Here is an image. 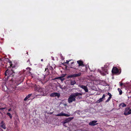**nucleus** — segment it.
<instances>
[{
	"label": "nucleus",
	"instance_id": "obj_23",
	"mask_svg": "<svg viewBox=\"0 0 131 131\" xmlns=\"http://www.w3.org/2000/svg\"><path fill=\"white\" fill-rule=\"evenodd\" d=\"M66 74H62V75H61L60 77H62L63 78V77H64L66 75Z\"/></svg>",
	"mask_w": 131,
	"mask_h": 131
},
{
	"label": "nucleus",
	"instance_id": "obj_36",
	"mask_svg": "<svg viewBox=\"0 0 131 131\" xmlns=\"http://www.w3.org/2000/svg\"><path fill=\"white\" fill-rule=\"evenodd\" d=\"M43 61V59H41V61Z\"/></svg>",
	"mask_w": 131,
	"mask_h": 131
},
{
	"label": "nucleus",
	"instance_id": "obj_24",
	"mask_svg": "<svg viewBox=\"0 0 131 131\" xmlns=\"http://www.w3.org/2000/svg\"><path fill=\"white\" fill-rule=\"evenodd\" d=\"M107 95L109 96V97H112V95L110 93L108 92L107 93Z\"/></svg>",
	"mask_w": 131,
	"mask_h": 131
},
{
	"label": "nucleus",
	"instance_id": "obj_29",
	"mask_svg": "<svg viewBox=\"0 0 131 131\" xmlns=\"http://www.w3.org/2000/svg\"><path fill=\"white\" fill-rule=\"evenodd\" d=\"M5 107H4V108H0V110H4L5 109Z\"/></svg>",
	"mask_w": 131,
	"mask_h": 131
},
{
	"label": "nucleus",
	"instance_id": "obj_31",
	"mask_svg": "<svg viewBox=\"0 0 131 131\" xmlns=\"http://www.w3.org/2000/svg\"><path fill=\"white\" fill-rule=\"evenodd\" d=\"M59 77H57L55 78L54 79H59Z\"/></svg>",
	"mask_w": 131,
	"mask_h": 131
},
{
	"label": "nucleus",
	"instance_id": "obj_3",
	"mask_svg": "<svg viewBox=\"0 0 131 131\" xmlns=\"http://www.w3.org/2000/svg\"><path fill=\"white\" fill-rule=\"evenodd\" d=\"M35 91L37 92L39 94L36 95L37 96H43L44 95V94L43 89L41 88L39 86H36L35 88Z\"/></svg>",
	"mask_w": 131,
	"mask_h": 131
},
{
	"label": "nucleus",
	"instance_id": "obj_26",
	"mask_svg": "<svg viewBox=\"0 0 131 131\" xmlns=\"http://www.w3.org/2000/svg\"><path fill=\"white\" fill-rule=\"evenodd\" d=\"M70 60H66V62H65V63H67V64H68L69 62L70 61Z\"/></svg>",
	"mask_w": 131,
	"mask_h": 131
},
{
	"label": "nucleus",
	"instance_id": "obj_1",
	"mask_svg": "<svg viewBox=\"0 0 131 131\" xmlns=\"http://www.w3.org/2000/svg\"><path fill=\"white\" fill-rule=\"evenodd\" d=\"M9 62L10 63V66L8 67L7 68V69L5 71V77H7L6 79L7 80L9 79V80L12 81L13 83H15V85L17 86L22 82L23 81H21V79L20 78L18 80H14V79L16 78L15 76L16 73L14 69L15 67L12 66L13 64L12 63V61H10Z\"/></svg>",
	"mask_w": 131,
	"mask_h": 131
},
{
	"label": "nucleus",
	"instance_id": "obj_20",
	"mask_svg": "<svg viewBox=\"0 0 131 131\" xmlns=\"http://www.w3.org/2000/svg\"><path fill=\"white\" fill-rule=\"evenodd\" d=\"M59 79L60 80L62 81H63L65 79L64 78H63L61 77H59Z\"/></svg>",
	"mask_w": 131,
	"mask_h": 131
},
{
	"label": "nucleus",
	"instance_id": "obj_10",
	"mask_svg": "<svg viewBox=\"0 0 131 131\" xmlns=\"http://www.w3.org/2000/svg\"><path fill=\"white\" fill-rule=\"evenodd\" d=\"M0 127L4 129H6V125L4 121H2L0 123Z\"/></svg>",
	"mask_w": 131,
	"mask_h": 131
},
{
	"label": "nucleus",
	"instance_id": "obj_41",
	"mask_svg": "<svg viewBox=\"0 0 131 131\" xmlns=\"http://www.w3.org/2000/svg\"><path fill=\"white\" fill-rule=\"evenodd\" d=\"M130 97H131V96H130Z\"/></svg>",
	"mask_w": 131,
	"mask_h": 131
},
{
	"label": "nucleus",
	"instance_id": "obj_22",
	"mask_svg": "<svg viewBox=\"0 0 131 131\" xmlns=\"http://www.w3.org/2000/svg\"><path fill=\"white\" fill-rule=\"evenodd\" d=\"M27 63H28V64L29 65H30V66H31L32 65L31 64L30 62V60H29V59L28 60H27Z\"/></svg>",
	"mask_w": 131,
	"mask_h": 131
},
{
	"label": "nucleus",
	"instance_id": "obj_34",
	"mask_svg": "<svg viewBox=\"0 0 131 131\" xmlns=\"http://www.w3.org/2000/svg\"><path fill=\"white\" fill-rule=\"evenodd\" d=\"M71 68H73L74 69H76V68H73L72 67H71Z\"/></svg>",
	"mask_w": 131,
	"mask_h": 131
},
{
	"label": "nucleus",
	"instance_id": "obj_40",
	"mask_svg": "<svg viewBox=\"0 0 131 131\" xmlns=\"http://www.w3.org/2000/svg\"><path fill=\"white\" fill-rule=\"evenodd\" d=\"M73 63V62H72V63H71V64H72V63Z\"/></svg>",
	"mask_w": 131,
	"mask_h": 131
},
{
	"label": "nucleus",
	"instance_id": "obj_16",
	"mask_svg": "<svg viewBox=\"0 0 131 131\" xmlns=\"http://www.w3.org/2000/svg\"><path fill=\"white\" fill-rule=\"evenodd\" d=\"M103 101V98H100L97 101V103H99L102 101Z\"/></svg>",
	"mask_w": 131,
	"mask_h": 131
},
{
	"label": "nucleus",
	"instance_id": "obj_33",
	"mask_svg": "<svg viewBox=\"0 0 131 131\" xmlns=\"http://www.w3.org/2000/svg\"><path fill=\"white\" fill-rule=\"evenodd\" d=\"M78 97L79 98V99H80L82 98V97L79 96H78Z\"/></svg>",
	"mask_w": 131,
	"mask_h": 131
},
{
	"label": "nucleus",
	"instance_id": "obj_39",
	"mask_svg": "<svg viewBox=\"0 0 131 131\" xmlns=\"http://www.w3.org/2000/svg\"><path fill=\"white\" fill-rule=\"evenodd\" d=\"M73 63V62H72V63H71V64H72V63Z\"/></svg>",
	"mask_w": 131,
	"mask_h": 131
},
{
	"label": "nucleus",
	"instance_id": "obj_15",
	"mask_svg": "<svg viewBox=\"0 0 131 131\" xmlns=\"http://www.w3.org/2000/svg\"><path fill=\"white\" fill-rule=\"evenodd\" d=\"M76 83L75 81L74 80H71L70 81V84L71 85H73L75 84Z\"/></svg>",
	"mask_w": 131,
	"mask_h": 131
},
{
	"label": "nucleus",
	"instance_id": "obj_6",
	"mask_svg": "<svg viewBox=\"0 0 131 131\" xmlns=\"http://www.w3.org/2000/svg\"><path fill=\"white\" fill-rule=\"evenodd\" d=\"M112 71V73L114 74H119L121 73V71L119 72L118 69L116 67H113Z\"/></svg>",
	"mask_w": 131,
	"mask_h": 131
},
{
	"label": "nucleus",
	"instance_id": "obj_21",
	"mask_svg": "<svg viewBox=\"0 0 131 131\" xmlns=\"http://www.w3.org/2000/svg\"><path fill=\"white\" fill-rule=\"evenodd\" d=\"M111 98L112 97H109L108 98V99L105 102H108Z\"/></svg>",
	"mask_w": 131,
	"mask_h": 131
},
{
	"label": "nucleus",
	"instance_id": "obj_37",
	"mask_svg": "<svg viewBox=\"0 0 131 131\" xmlns=\"http://www.w3.org/2000/svg\"><path fill=\"white\" fill-rule=\"evenodd\" d=\"M45 78V75L44 76V78Z\"/></svg>",
	"mask_w": 131,
	"mask_h": 131
},
{
	"label": "nucleus",
	"instance_id": "obj_12",
	"mask_svg": "<svg viewBox=\"0 0 131 131\" xmlns=\"http://www.w3.org/2000/svg\"><path fill=\"white\" fill-rule=\"evenodd\" d=\"M79 87L83 89L85 92H88V90L86 86L83 85H80Z\"/></svg>",
	"mask_w": 131,
	"mask_h": 131
},
{
	"label": "nucleus",
	"instance_id": "obj_17",
	"mask_svg": "<svg viewBox=\"0 0 131 131\" xmlns=\"http://www.w3.org/2000/svg\"><path fill=\"white\" fill-rule=\"evenodd\" d=\"M118 91L119 92V94L121 95L122 93V92L121 89L119 88H118L117 89Z\"/></svg>",
	"mask_w": 131,
	"mask_h": 131
},
{
	"label": "nucleus",
	"instance_id": "obj_13",
	"mask_svg": "<svg viewBox=\"0 0 131 131\" xmlns=\"http://www.w3.org/2000/svg\"><path fill=\"white\" fill-rule=\"evenodd\" d=\"M32 95V94H29L24 99V101H26L27 100H29L30 99H29L31 96Z\"/></svg>",
	"mask_w": 131,
	"mask_h": 131
},
{
	"label": "nucleus",
	"instance_id": "obj_35",
	"mask_svg": "<svg viewBox=\"0 0 131 131\" xmlns=\"http://www.w3.org/2000/svg\"><path fill=\"white\" fill-rule=\"evenodd\" d=\"M47 69L48 70V68H47V69L46 68L45 69V71H46V70H47Z\"/></svg>",
	"mask_w": 131,
	"mask_h": 131
},
{
	"label": "nucleus",
	"instance_id": "obj_30",
	"mask_svg": "<svg viewBox=\"0 0 131 131\" xmlns=\"http://www.w3.org/2000/svg\"><path fill=\"white\" fill-rule=\"evenodd\" d=\"M26 69H29V70H31V68H29V67H27V68H26Z\"/></svg>",
	"mask_w": 131,
	"mask_h": 131
},
{
	"label": "nucleus",
	"instance_id": "obj_19",
	"mask_svg": "<svg viewBox=\"0 0 131 131\" xmlns=\"http://www.w3.org/2000/svg\"><path fill=\"white\" fill-rule=\"evenodd\" d=\"M63 113H62L56 115L57 116H63Z\"/></svg>",
	"mask_w": 131,
	"mask_h": 131
},
{
	"label": "nucleus",
	"instance_id": "obj_7",
	"mask_svg": "<svg viewBox=\"0 0 131 131\" xmlns=\"http://www.w3.org/2000/svg\"><path fill=\"white\" fill-rule=\"evenodd\" d=\"M73 117H69L65 119L64 121L63 122V124L64 126H66L65 125V124L70 121L72 120L73 119Z\"/></svg>",
	"mask_w": 131,
	"mask_h": 131
},
{
	"label": "nucleus",
	"instance_id": "obj_14",
	"mask_svg": "<svg viewBox=\"0 0 131 131\" xmlns=\"http://www.w3.org/2000/svg\"><path fill=\"white\" fill-rule=\"evenodd\" d=\"M127 105L124 103H122L121 104H119V107L120 108L124 107H125Z\"/></svg>",
	"mask_w": 131,
	"mask_h": 131
},
{
	"label": "nucleus",
	"instance_id": "obj_9",
	"mask_svg": "<svg viewBox=\"0 0 131 131\" xmlns=\"http://www.w3.org/2000/svg\"><path fill=\"white\" fill-rule=\"evenodd\" d=\"M60 95L59 93L57 92H54L52 93L50 95V96L51 97H54L58 96V97H59Z\"/></svg>",
	"mask_w": 131,
	"mask_h": 131
},
{
	"label": "nucleus",
	"instance_id": "obj_4",
	"mask_svg": "<svg viewBox=\"0 0 131 131\" xmlns=\"http://www.w3.org/2000/svg\"><path fill=\"white\" fill-rule=\"evenodd\" d=\"M81 73L79 72L78 73H74L68 76L67 77V79H69L70 78H73L78 77L81 75Z\"/></svg>",
	"mask_w": 131,
	"mask_h": 131
},
{
	"label": "nucleus",
	"instance_id": "obj_11",
	"mask_svg": "<svg viewBox=\"0 0 131 131\" xmlns=\"http://www.w3.org/2000/svg\"><path fill=\"white\" fill-rule=\"evenodd\" d=\"M77 62L79 64L78 67H84L85 66L83 64V62L82 60H79L77 61Z\"/></svg>",
	"mask_w": 131,
	"mask_h": 131
},
{
	"label": "nucleus",
	"instance_id": "obj_5",
	"mask_svg": "<svg viewBox=\"0 0 131 131\" xmlns=\"http://www.w3.org/2000/svg\"><path fill=\"white\" fill-rule=\"evenodd\" d=\"M131 114V109L129 107L126 108L124 110V114L127 115Z\"/></svg>",
	"mask_w": 131,
	"mask_h": 131
},
{
	"label": "nucleus",
	"instance_id": "obj_8",
	"mask_svg": "<svg viewBox=\"0 0 131 131\" xmlns=\"http://www.w3.org/2000/svg\"><path fill=\"white\" fill-rule=\"evenodd\" d=\"M97 121L96 120H94L91 121L89 123V125L91 126H94L98 124V123H97Z\"/></svg>",
	"mask_w": 131,
	"mask_h": 131
},
{
	"label": "nucleus",
	"instance_id": "obj_2",
	"mask_svg": "<svg viewBox=\"0 0 131 131\" xmlns=\"http://www.w3.org/2000/svg\"><path fill=\"white\" fill-rule=\"evenodd\" d=\"M82 94L81 93L76 92L71 94L69 97L68 99V102L69 103H71L73 102V101H75L76 97L79 95L82 96Z\"/></svg>",
	"mask_w": 131,
	"mask_h": 131
},
{
	"label": "nucleus",
	"instance_id": "obj_38",
	"mask_svg": "<svg viewBox=\"0 0 131 131\" xmlns=\"http://www.w3.org/2000/svg\"><path fill=\"white\" fill-rule=\"evenodd\" d=\"M73 63V62H72V63H71V64H72V63Z\"/></svg>",
	"mask_w": 131,
	"mask_h": 131
},
{
	"label": "nucleus",
	"instance_id": "obj_27",
	"mask_svg": "<svg viewBox=\"0 0 131 131\" xmlns=\"http://www.w3.org/2000/svg\"><path fill=\"white\" fill-rule=\"evenodd\" d=\"M119 83L120 84V85L121 86H123V83H121V82H119Z\"/></svg>",
	"mask_w": 131,
	"mask_h": 131
},
{
	"label": "nucleus",
	"instance_id": "obj_25",
	"mask_svg": "<svg viewBox=\"0 0 131 131\" xmlns=\"http://www.w3.org/2000/svg\"><path fill=\"white\" fill-rule=\"evenodd\" d=\"M63 116H66V117H68V116H69V115L68 114H65V113H63Z\"/></svg>",
	"mask_w": 131,
	"mask_h": 131
},
{
	"label": "nucleus",
	"instance_id": "obj_18",
	"mask_svg": "<svg viewBox=\"0 0 131 131\" xmlns=\"http://www.w3.org/2000/svg\"><path fill=\"white\" fill-rule=\"evenodd\" d=\"M7 115L9 117L10 119H12V116L10 113H7Z\"/></svg>",
	"mask_w": 131,
	"mask_h": 131
},
{
	"label": "nucleus",
	"instance_id": "obj_28",
	"mask_svg": "<svg viewBox=\"0 0 131 131\" xmlns=\"http://www.w3.org/2000/svg\"><path fill=\"white\" fill-rule=\"evenodd\" d=\"M105 97V95L104 94H103V95L102 98H103V99Z\"/></svg>",
	"mask_w": 131,
	"mask_h": 131
},
{
	"label": "nucleus",
	"instance_id": "obj_32",
	"mask_svg": "<svg viewBox=\"0 0 131 131\" xmlns=\"http://www.w3.org/2000/svg\"><path fill=\"white\" fill-rule=\"evenodd\" d=\"M11 108H10L9 109H8V112H10V111H11Z\"/></svg>",
	"mask_w": 131,
	"mask_h": 131
}]
</instances>
